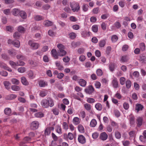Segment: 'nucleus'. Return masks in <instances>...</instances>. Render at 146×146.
<instances>
[{
  "instance_id": "29",
  "label": "nucleus",
  "mask_w": 146,
  "mask_h": 146,
  "mask_svg": "<svg viewBox=\"0 0 146 146\" xmlns=\"http://www.w3.org/2000/svg\"><path fill=\"white\" fill-rule=\"evenodd\" d=\"M78 128L79 131L80 133H84L85 132L84 129L82 125L81 124L79 125Z\"/></svg>"
},
{
  "instance_id": "41",
  "label": "nucleus",
  "mask_w": 146,
  "mask_h": 146,
  "mask_svg": "<svg viewBox=\"0 0 146 146\" xmlns=\"http://www.w3.org/2000/svg\"><path fill=\"white\" fill-rule=\"evenodd\" d=\"M35 116L37 117H44V114L41 112H37L35 114Z\"/></svg>"
},
{
  "instance_id": "36",
  "label": "nucleus",
  "mask_w": 146,
  "mask_h": 146,
  "mask_svg": "<svg viewBox=\"0 0 146 146\" xmlns=\"http://www.w3.org/2000/svg\"><path fill=\"white\" fill-rule=\"evenodd\" d=\"M46 91H40L39 92V95L40 96L43 97L47 95Z\"/></svg>"
},
{
  "instance_id": "5",
  "label": "nucleus",
  "mask_w": 146,
  "mask_h": 146,
  "mask_svg": "<svg viewBox=\"0 0 146 146\" xmlns=\"http://www.w3.org/2000/svg\"><path fill=\"white\" fill-rule=\"evenodd\" d=\"M78 140L79 143L82 144H84L86 142L85 137L82 135H78Z\"/></svg>"
},
{
  "instance_id": "37",
  "label": "nucleus",
  "mask_w": 146,
  "mask_h": 146,
  "mask_svg": "<svg viewBox=\"0 0 146 146\" xmlns=\"http://www.w3.org/2000/svg\"><path fill=\"white\" fill-rule=\"evenodd\" d=\"M115 65L114 63H110L109 64V69L110 71L112 72L114 70Z\"/></svg>"
},
{
  "instance_id": "61",
  "label": "nucleus",
  "mask_w": 146,
  "mask_h": 146,
  "mask_svg": "<svg viewBox=\"0 0 146 146\" xmlns=\"http://www.w3.org/2000/svg\"><path fill=\"white\" fill-rule=\"evenodd\" d=\"M72 28L73 29L77 30L80 29V26L76 24L72 26Z\"/></svg>"
},
{
  "instance_id": "57",
  "label": "nucleus",
  "mask_w": 146,
  "mask_h": 146,
  "mask_svg": "<svg viewBox=\"0 0 146 146\" xmlns=\"http://www.w3.org/2000/svg\"><path fill=\"white\" fill-rule=\"evenodd\" d=\"M96 74L98 76H101L103 74V72L101 69H99L96 70Z\"/></svg>"
},
{
  "instance_id": "2",
  "label": "nucleus",
  "mask_w": 146,
  "mask_h": 146,
  "mask_svg": "<svg viewBox=\"0 0 146 146\" xmlns=\"http://www.w3.org/2000/svg\"><path fill=\"white\" fill-rule=\"evenodd\" d=\"M57 47L59 50V56H65L66 54V52L64 50L65 47L64 45L61 44H58Z\"/></svg>"
},
{
  "instance_id": "42",
  "label": "nucleus",
  "mask_w": 146,
  "mask_h": 146,
  "mask_svg": "<svg viewBox=\"0 0 146 146\" xmlns=\"http://www.w3.org/2000/svg\"><path fill=\"white\" fill-rule=\"evenodd\" d=\"M11 81L13 84L16 85H18L19 83V81L15 78L12 79Z\"/></svg>"
},
{
  "instance_id": "56",
  "label": "nucleus",
  "mask_w": 146,
  "mask_h": 146,
  "mask_svg": "<svg viewBox=\"0 0 146 146\" xmlns=\"http://www.w3.org/2000/svg\"><path fill=\"white\" fill-rule=\"evenodd\" d=\"M88 6L86 4H83L82 6L83 10L84 12L87 11L88 9Z\"/></svg>"
},
{
  "instance_id": "59",
  "label": "nucleus",
  "mask_w": 146,
  "mask_h": 146,
  "mask_svg": "<svg viewBox=\"0 0 146 146\" xmlns=\"http://www.w3.org/2000/svg\"><path fill=\"white\" fill-rule=\"evenodd\" d=\"M80 116L82 118H84L86 116V113L84 111H81L80 113Z\"/></svg>"
},
{
  "instance_id": "53",
  "label": "nucleus",
  "mask_w": 146,
  "mask_h": 146,
  "mask_svg": "<svg viewBox=\"0 0 146 146\" xmlns=\"http://www.w3.org/2000/svg\"><path fill=\"white\" fill-rule=\"evenodd\" d=\"M92 30L93 32L96 33L98 31V27L97 25H94L92 26Z\"/></svg>"
},
{
  "instance_id": "11",
  "label": "nucleus",
  "mask_w": 146,
  "mask_h": 146,
  "mask_svg": "<svg viewBox=\"0 0 146 146\" xmlns=\"http://www.w3.org/2000/svg\"><path fill=\"white\" fill-rule=\"evenodd\" d=\"M129 57L127 55H123L121 57L120 61L122 62H126L128 61L129 59Z\"/></svg>"
},
{
  "instance_id": "46",
  "label": "nucleus",
  "mask_w": 146,
  "mask_h": 146,
  "mask_svg": "<svg viewBox=\"0 0 146 146\" xmlns=\"http://www.w3.org/2000/svg\"><path fill=\"white\" fill-rule=\"evenodd\" d=\"M99 9V8L98 7L94 8L92 11V13L94 14H98L100 11Z\"/></svg>"
},
{
  "instance_id": "22",
  "label": "nucleus",
  "mask_w": 146,
  "mask_h": 146,
  "mask_svg": "<svg viewBox=\"0 0 146 146\" xmlns=\"http://www.w3.org/2000/svg\"><path fill=\"white\" fill-rule=\"evenodd\" d=\"M106 44V40L103 39L100 40L99 42V46L100 47H103Z\"/></svg>"
},
{
  "instance_id": "45",
  "label": "nucleus",
  "mask_w": 146,
  "mask_h": 146,
  "mask_svg": "<svg viewBox=\"0 0 146 146\" xmlns=\"http://www.w3.org/2000/svg\"><path fill=\"white\" fill-rule=\"evenodd\" d=\"M31 139V138L30 137H26L24 138L23 142H22L21 143L22 144V143H25L29 142L30 141Z\"/></svg>"
},
{
  "instance_id": "10",
  "label": "nucleus",
  "mask_w": 146,
  "mask_h": 146,
  "mask_svg": "<svg viewBox=\"0 0 146 146\" xmlns=\"http://www.w3.org/2000/svg\"><path fill=\"white\" fill-rule=\"evenodd\" d=\"M108 137L107 134L105 132L102 133L100 135L99 138L103 141H105L107 139Z\"/></svg>"
},
{
  "instance_id": "62",
  "label": "nucleus",
  "mask_w": 146,
  "mask_h": 146,
  "mask_svg": "<svg viewBox=\"0 0 146 146\" xmlns=\"http://www.w3.org/2000/svg\"><path fill=\"white\" fill-rule=\"evenodd\" d=\"M125 78L123 77H122L120 78V84L122 85H123L125 84Z\"/></svg>"
},
{
  "instance_id": "17",
  "label": "nucleus",
  "mask_w": 146,
  "mask_h": 146,
  "mask_svg": "<svg viewBox=\"0 0 146 146\" xmlns=\"http://www.w3.org/2000/svg\"><path fill=\"white\" fill-rule=\"evenodd\" d=\"M137 125L138 127L141 126L143 123V119L141 117H138L137 119Z\"/></svg>"
},
{
  "instance_id": "18",
  "label": "nucleus",
  "mask_w": 146,
  "mask_h": 146,
  "mask_svg": "<svg viewBox=\"0 0 146 146\" xmlns=\"http://www.w3.org/2000/svg\"><path fill=\"white\" fill-rule=\"evenodd\" d=\"M21 81L22 83L25 85L27 86L29 85V82L26 78L24 76L21 77Z\"/></svg>"
},
{
  "instance_id": "3",
  "label": "nucleus",
  "mask_w": 146,
  "mask_h": 146,
  "mask_svg": "<svg viewBox=\"0 0 146 146\" xmlns=\"http://www.w3.org/2000/svg\"><path fill=\"white\" fill-rule=\"evenodd\" d=\"M28 44L32 50L37 49L39 46V44L38 43L35 42L32 40H29Z\"/></svg>"
},
{
  "instance_id": "60",
  "label": "nucleus",
  "mask_w": 146,
  "mask_h": 146,
  "mask_svg": "<svg viewBox=\"0 0 146 146\" xmlns=\"http://www.w3.org/2000/svg\"><path fill=\"white\" fill-rule=\"evenodd\" d=\"M56 131L57 133L60 134L62 133V129L60 126H58L56 128Z\"/></svg>"
},
{
  "instance_id": "40",
  "label": "nucleus",
  "mask_w": 146,
  "mask_h": 146,
  "mask_svg": "<svg viewBox=\"0 0 146 146\" xmlns=\"http://www.w3.org/2000/svg\"><path fill=\"white\" fill-rule=\"evenodd\" d=\"M125 84L126 87L128 89L131 86V82L129 80H127L126 81Z\"/></svg>"
},
{
  "instance_id": "25",
  "label": "nucleus",
  "mask_w": 146,
  "mask_h": 146,
  "mask_svg": "<svg viewBox=\"0 0 146 146\" xmlns=\"http://www.w3.org/2000/svg\"><path fill=\"white\" fill-rule=\"evenodd\" d=\"M129 122L131 125H133L135 123V118L132 115L129 116Z\"/></svg>"
},
{
  "instance_id": "4",
  "label": "nucleus",
  "mask_w": 146,
  "mask_h": 146,
  "mask_svg": "<svg viewBox=\"0 0 146 146\" xmlns=\"http://www.w3.org/2000/svg\"><path fill=\"white\" fill-rule=\"evenodd\" d=\"M86 93L89 94H91L94 91V89L92 85H89L87 86L84 90Z\"/></svg>"
},
{
  "instance_id": "9",
  "label": "nucleus",
  "mask_w": 146,
  "mask_h": 146,
  "mask_svg": "<svg viewBox=\"0 0 146 146\" xmlns=\"http://www.w3.org/2000/svg\"><path fill=\"white\" fill-rule=\"evenodd\" d=\"M42 106L44 108H48L47 99H44L42 100L41 102Z\"/></svg>"
},
{
  "instance_id": "27",
  "label": "nucleus",
  "mask_w": 146,
  "mask_h": 146,
  "mask_svg": "<svg viewBox=\"0 0 146 146\" xmlns=\"http://www.w3.org/2000/svg\"><path fill=\"white\" fill-rule=\"evenodd\" d=\"M73 122L75 125H77L80 123V121L79 118L75 117L74 118Z\"/></svg>"
},
{
  "instance_id": "16",
  "label": "nucleus",
  "mask_w": 146,
  "mask_h": 146,
  "mask_svg": "<svg viewBox=\"0 0 146 146\" xmlns=\"http://www.w3.org/2000/svg\"><path fill=\"white\" fill-rule=\"evenodd\" d=\"M17 97L16 95L14 94H10L7 95L6 97V99L7 100H12L15 99Z\"/></svg>"
},
{
  "instance_id": "24",
  "label": "nucleus",
  "mask_w": 146,
  "mask_h": 146,
  "mask_svg": "<svg viewBox=\"0 0 146 146\" xmlns=\"http://www.w3.org/2000/svg\"><path fill=\"white\" fill-rule=\"evenodd\" d=\"M79 83L81 86L85 87L86 85L87 82L85 80L80 79L79 80Z\"/></svg>"
},
{
  "instance_id": "44",
  "label": "nucleus",
  "mask_w": 146,
  "mask_h": 146,
  "mask_svg": "<svg viewBox=\"0 0 146 146\" xmlns=\"http://www.w3.org/2000/svg\"><path fill=\"white\" fill-rule=\"evenodd\" d=\"M9 64L13 67L16 68L17 66V63H15L13 61L10 60L9 62Z\"/></svg>"
},
{
  "instance_id": "51",
  "label": "nucleus",
  "mask_w": 146,
  "mask_h": 146,
  "mask_svg": "<svg viewBox=\"0 0 146 146\" xmlns=\"http://www.w3.org/2000/svg\"><path fill=\"white\" fill-rule=\"evenodd\" d=\"M118 39L117 36L115 35H113L111 36V40L113 42H115Z\"/></svg>"
},
{
  "instance_id": "8",
  "label": "nucleus",
  "mask_w": 146,
  "mask_h": 146,
  "mask_svg": "<svg viewBox=\"0 0 146 146\" xmlns=\"http://www.w3.org/2000/svg\"><path fill=\"white\" fill-rule=\"evenodd\" d=\"M91 33L90 31H88L86 30H84L82 31L81 35L82 37L84 38H86L90 36L91 35Z\"/></svg>"
},
{
  "instance_id": "52",
  "label": "nucleus",
  "mask_w": 146,
  "mask_h": 146,
  "mask_svg": "<svg viewBox=\"0 0 146 146\" xmlns=\"http://www.w3.org/2000/svg\"><path fill=\"white\" fill-rule=\"evenodd\" d=\"M18 71L19 72L23 73L25 71L26 68L24 67H21L18 68Z\"/></svg>"
},
{
  "instance_id": "28",
  "label": "nucleus",
  "mask_w": 146,
  "mask_h": 146,
  "mask_svg": "<svg viewBox=\"0 0 146 146\" xmlns=\"http://www.w3.org/2000/svg\"><path fill=\"white\" fill-rule=\"evenodd\" d=\"M9 54L12 56H15L17 54L15 50L13 49H12L9 50L8 51Z\"/></svg>"
},
{
  "instance_id": "19",
  "label": "nucleus",
  "mask_w": 146,
  "mask_h": 146,
  "mask_svg": "<svg viewBox=\"0 0 146 146\" xmlns=\"http://www.w3.org/2000/svg\"><path fill=\"white\" fill-rule=\"evenodd\" d=\"M84 107L88 111L90 112L91 110V106L90 104L86 103L84 104Z\"/></svg>"
},
{
  "instance_id": "14",
  "label": "nucleus",
  "mask_w": 146,
  "mask_h": 146,
  "mask_svg": "<svg viewBox=\"0 0 146 146\" xmlns=\"http://www.w3.org/2000/svg\"><path fill=\"white\" fill-rule=\"evenodd\" d=\"M52 56L55 59H57L58 58V54L57 52L56 49H53L51 51Z\"/></svg>"
},
{
  "instance_id": "47",
  "label": "nucleus",
  "mask_w": 146,
  "mask_h": 146,
  "mask_svg": "<svg viewBox=\"0 0 146 146\" xmlns=\"http://www.w3.org/2000/svg\"><path fill=\"white\" fill-rule=\"evenodd\" d=\"M21 36L19 32H15L13 35L14 38L15 39H18Z\"/></svg>"
},
{
  "instance_id": "34",
  "label": "nucleus",
  "mask_w": 146,
  "mask_h": 146,
  "mask_svg": "<svg viewBox=\"0 0 146 146\" xmlns=\"http://www.w3.org/2000/svg\"><path fill=\"white\" fill-rule=\"evenodd\" d=\"M111 125L114 129H117L119 127L118 124L114 121H111Z\"/></svg>"
},
{
  "instance_id": "54",
  "label": "nucleus",
  "mask_w": 146,
  "mask_h": 146,
  "mask_svg": "<svg viewBox=\"0 0 146 146\" xmlns=\"http://www.w3.org/2000/svg\"><path fill=\"white\" fill-rule=\"evenodd\" d=\"M18 30L20 33H23L25 31V29L24 27L21 26H19L18 28Z\"/></svg>"
},
{
  "instance_id": "55",
  "label": "nucleus",
  "mask_w": 146,
  "mask_h": 146,
  "mask_svg": "<svg viewBox=\"0 0 146 146\" xmlns=\"http://www.w3.org/2000/svg\"><path fill=\"white\" fill-rule=\"evenodd\" d=\"M122 142L123 145L124 146H128L130 143V142L127 140L123 141Z\"/></svg>"
},
{
  "instance_id": "64",
  "label": "nucleus",
  "mask_w": 146,
  "mask_h": 146,
  "mask_svg": "<svg viewBox=\"0 0 146 146\" xmlns=\"http://www.w3.org/2000/svg\"><path fill=\"white\" fill-rule=\"evenodd\" d=\"M114 25L115 27L117 29H119L121 27L120 23L118 21L115 22L114 23Z\"/></svg>"
},
{
  "instance_id": "30",
  "label": "nucleus",
  "mask_w": 146,
  "mask_h": 146,
  "mask_svg": "<svg viewBox=\"0 0 146 146\" xmlns=\"http://www.w3.org/2000/svg\"><path fill=\"white\" fill-rule=\"evenodd\" d=\"M44 25L46 27L50 26L53 25V23L50 21L46 20L44 22Z\"/></svg>"
},
{
  "instance_id": "58",
  "label": "nucleus",
  "mask_w": 146,
  "mask_h": 146,
  "mask_svg": "<svg viewBox=\"0 0 146 146\" xmlns=\"http://www.w3.org/2000/svg\"><path fill=\"white\" fill-rule=\"evenodd\" d=\"M115 137L117 139H119L121 137V134L119 132L117 131H116L115 132Z\"/></svg>"
},
{
  "instance_id": "39",
  "label": "nucleus",
  "mask_w": 146,
  "mask_h": 146,
  "mask_svg": "<svg viewBox=\"0 0 146 146\" xmlns=\"http://www.w3.org/2000/svg\"><path fill=\"white\" fill-rule=\"evenodd\" d=\"M4 85L5 87L7 89H9L10 88L9 86L10 84V82L8 81H5L3 82Z\"/></svg>"
},
{
  "instance_id": "32",
  "label": "nucleus",
  "mask_w": 146,
  "mask_h": 146,
  "mask_svg": "<svg viewBox=\"0 0 146 146\" xmlns=\"http://www.w3.org/2000/svg\"><path fill=\"white\" fill-rule=\"evenodd\" d=\"M13 44L15 47L19 48L20 46V42L18 40H15L13 41Z\"/></svg>"
},
{
  "instance_id": "12",
  "label": "nucleus",
  "mask_w": 146,
  "mask_h": 146,
  "mask_svg": "<svg viewBox=\"0 0 146 146\" xmlns=\"http://www.w3.org/2000/svg\"><path fill=\"white\" fill-rule=\"evenodd\" d=\"M38 85L40 87H44L48 85V82L43 80H40L38 82Z\"/></svg>"
},
{
  "instance_id": "33",
  "label": "nucleus",
  "mask_w": 146,
  "mask_h": 146,
  "mask_svg": "<svg viewBox=\"0 0 146 146\" xmlns=\"http://www.w3.org/2000/svg\"><path fill=\"white\" fill-rule=\"evenodd\" d=\"M139 48L142 51H144L145 49V46L143 42L139 44Z\"/></svg>"
},
{
  "instance_id": "6",
  "label": "nucleus",
  "mask_w": 146,
  "mask_h": 146,
  "mask_svg": "<svg viewBox=\"0 0 146 146\" xmlns=\"http://www.w3.org/2000/svg\"><path fill=\"white\" fill-rule=\"evenodd\" d=\"M144 108L143 106L139 104H137L135 105V110L137 113H138L139 111H142Z\"/></svg>"
},
{
  "instance_id": "7",
  "label": "nucleus",
  "mask_w": 146,
  "mask_h": 146,
  "mask_svg": "<svg viewBox=\"0 0 146 146\" xmlns=\"http://www.w3.org/2000/svg\"><path fill=\"white\" fill-rule=\"evenodd\" d=\"M39 123L37 121H34L32 122L31 124V128L33 129H37L38 127Z\"/></svg>"
},
{
  "instance_id": "20",
  "label": "nucleus",
  "mask_w": 146,
  "mask_h": 146,
  "mask_svg": "<svg viewBox=\"0 0 146 146\" xmlns=\"http://www.w3.org/2000/svg\"><path fill=\"white\" fill-rule=\"evenodd\" d=\"M20 16L23 19H25L27 17V14L24 11H20Z\"/></svg>"
},
{
  "instance_id": "50",
  "label": "nucleus",
  "mask_w": 146,
  "mask_h": 146,
  "mask_svg": "<svg viewBox=\"0 0 146 146\" xmlns=\"http://www.w3.org/2000/svg\"><path fill=\"white\" fill-rule=\"evenodd\" d=\"M17 59H21L24 60H25L26 59V58L25 56L21 54L17 55Z\"/></svg>"
},
{
  "instance_id": "15",
  "label": "nucleus",
  "mask_w": 146,
  "mask_h": 146,
  "mask_svg": "<svg viewBox=\"0 0 146 146\" xmlns=\"http://www.w3.org/2000/svg\"><path fill=\"white\" fill-rule=\"evenodd\" d=\"M112 84L114 88H116L118 87V83L117 78H114L112 80Z\"/></svg>"
},
{
  "instance_id": "23",
  "label": "nucleus",
  "mask_w": 146,
  "mask_h": 146,
  "mask_svg": "<svg viewBox=\"0 0 146 146\" xmlns=\"http://www.w3.org/2000/svg\"><path fill=\"white\" fill-rule=\"evenodd\" d=\"M11 110L10 108H6L4 110V113L7 115H10L11 113Z\"/></svg>"
},
{
  "instance_id": "49",
  "label": "nucleus",
  "mask_w": 146,
  "mask_h": 146,
  "mask_svg": "<svg viewBox=\"0 0 146 146\" xmlns=\"http://www.w3.org/2000/svg\"><path fill=\"white\" fill-rule=\"evenodd\" d=\"M69 20L70 21L72 22H76L78 21V19L75 16H71L69 17Z\"/></svg>"
},
{
  "instance_id": "63",
  "label": "nucleus",
  "mask_w": 146,
  "mask_h": 146,
  "mask_svg": "<svg viewBox=\"0 0 146 146\" xmlns=\"http://www.w3.org/2000/svg\"><path fill=\"white\" fill-rule=\"evenodd\" d=\"M123 107L124 109L125 110H128L129 107V105L128 103L127 102H124L123 104Z\"/></svg>"
},
{
  "instance_id": "13",
  "label": "nucleus",
  "mask_w": 146,
  "mask_h": 146,
  "mask_svg": "<svg viewBox=\"0 0 146 146\" xmlns=\"http://www.w3.org/2000/svg\"><path fill=\"white\" fill-rule=\"evenodd\" d=\"M47 100L48 107H52L54 105V103L53 99L50 97H48L47 98Z\"/></svg>"
},
{
  "instance_id": "31",
  "label": "nucleus",
  "mask_w": 146,
  "mask_h": 146,
  "mask_svg": "<svg viewBox=\"0 0 146 146\" xmlns=\"http://www.w3.org/2000/svg\"><path fill=\"white\" fill-rule=\"evenodd\" d=\"M35 20L37 21H40L44 19V17L42 16L35 15L34 17Z\"/></svg>"
},
{
  "instance_id": "48",
  "label": "nucleus",
  "mask_w": 146,
  "mask_h": 146,
  "mask_svg": "<svg viewBox=\"0 0 146 146\" xmlns=\"http://www.w3.org/2000/svg\"><path fill=\"white\" fill-rule=\"evenodd\" d=\"M140 60L144 63H146V54L140 56Z\"/></svg>"
},
{
  "instance_id": "38",
  "label": "nucleus",
  "mask_w": 146,
  "mask_h": 146,
  "mask_svg": "<svg viewBox=\"0 0 146 146\" xmlns=\"http://www.w3.org/2000/svg\"><path fill=\"white\" fill-rule=\"evenodd\" d=\"M95 107L97 110L99 111L101 110L102 108V105L99 103L96 104Z\"/></svg>"
},
{
  "instance_id": "26",
  "label": "nucleus",
  "mask_w": 146,
  "mask_h": 146,
  "mask_svg": "<svg viewBox=\"0 0 146 146\" xmlns=\"http://www.w3.org/2000/svg\"><path fill=\"white\" fill-rule=\"evenodd\" d=\"M97 122L96 120L94 119H93L91 121L90 124V126L92 127H94L96 125Z\"/></svg>"
},
{
  "instance_id": "1",
  "label": "nucleus",
  "mask_w": 146,
  "mask_h": 146,
  "mask_svg": "<svg viewBox=\"0 0 146 146\" xmlns=\"http://www.w3.org/2000/svg\"><path fill=\"white\" fill-rule=\"evenodd\" d=\"M70 6L71 7L72 10L73 12H78L80 9L79 3L76 2H73L70 4Z\"/></svg>"
},
{
  "instance_id": "21",
  "label": "nucleus",
  "mask_w": 146,
  "mask_h": 146,
  "mask_svg": "<svg viewBox=\"0 0 146 146\" xmlns=\"http://www.w3.org/2000/svg\"><path fill=\"white\" fill-rule=\"evenodd\" d=\"M20 11L18 9H14L12 10V12L13 15L17 16L20 14Z\"/></svg>"
},
{
  "instance_id": "35",
  "label": "nucleus",
  "mask_w": 146,
  "mask_h": 146,
  "mask_svg": "<svg viewBox=\"0 0 146 146\" xmlns=\"http://www.w3.org/2000/svg\"><path fill=\"white\" fill-rule=\"evenodd\" d=\"M68 35L70 38L72 39H74L76 36V34L74 32H72L70 33Z\"/></svg>"
},
{
  "instance_id": "43",
  "label": "nucleus",
  "mask_w": 146,
  "mask_h": 146,
  "mask_svg": "<svg viewBox=\"0 0 146 146\" xmlns=\"http://www.w3.org/2000/svg\"><path fill=\"white\" fill-rule=\"evenodd\" d=\"M12 89L15 91H18L20 90V87L17 85H13L11 86Z\"/></svg>"
}]
</instances>
